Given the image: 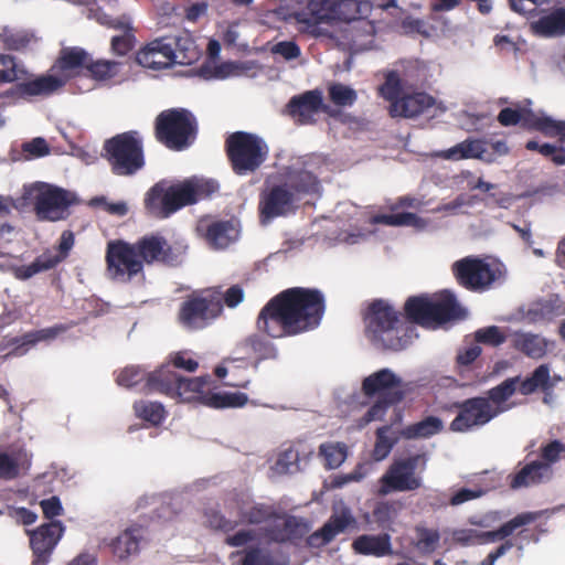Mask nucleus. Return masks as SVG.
Returning <instances> with one entry per match:
<instances>
[{
  "mask_svg": "<svg viewBox=\"0 0 565 565\" xmlns=\"http://www.w3.org/2000/svg\"><path fill=\"white\" fill-rule=\"evenodd\" d=\"M519 382L520 376L509 377L499 385L490 388L486 398H488L493 406L501 407L500 405L515 393Z\"/></svg>",
  "mask_w": 565,
  "mask_h": 565,
  "instance_id": "nucleus-54",
  "label": "nucleus"
},
{
  "mask_svg": "<svg viewBox=\"0 0 565 565\" xmlns=\"http://www.w3.org/2000/svg\"><path fill=\"white\" fill-rule=\"evenodd\" d=\"M402 510L399 501H380L375 504L372 516L382 529L390 527Z\"/></svg>",
  "mask_w": 565,
  "mask_h": 565,
  "instance_id": "nucleus-49",
  "label": "nucleus"
},
{
  "mask_svg": "<svg viewBox=\"0 0 565 565\" xmlns=\"http://www.w3.org/2000/svg\"><path fill=\"white\" fill-rule=\"evenodd\" d=\"M365 323L367 338L384 350H404L412 342L415 331L402 313L383 299L370 303Z\"/></svg>",
  "mask_w": 565,
  "mask_h": 565,
  "instance_id": "nucleus-3",
  "label": "nucleus"
},
{
  "mask_svg": "<svg viewBox=\"0 0 565 565\" xmlns=\"http://www.w3.org/2000/svg\"><path fill=\"white\" fill-rule=\"evenodd\" d=\"M247 402L248 396L241 392H209L203 396V405L216 409L243 407Z\"/></svg>",
  "mask_w": 565,
  "mask_h": 565,
  "instance_id": "nucleus-42",
  "label": "nucleus"
},
{
  "mask_svg": "<svg viewBox=\"0 0 565 565\" xmlns=\"http://www.w3.org/2000/svg\"><path fill=\"white\" fill-rule=\"evenodd\" d=\"M225 152L233 172L246 175L257 171L266 161L268 147L254 134L235 131L225 139Z\"/></svg>",
  "mask_w": 565,
  "mask_h": 565,
  "instance_id": "nucleus-12",
  "label": "nucleus"
},
{
  "mask_svg": "<svg viewBox=\"0 0 565 565\" xmlns=\"http://www.w3.org/2000/svg\"><path fill=\"white\" fill-rule=\"evenodd\" d=\"M237 236V231L230 221H216L207 225L206 241L216 248L227 247Z\"/></svg>",
  "mask_w": 565,
  "mask_h": 565,
  "instance_id": "nucleus-39",
  "label": "nucleus"
},
{
  "mask_svg": "<svg viewBox=\"0 0 565 565\" xmlns=\"http://www.w3.org/2000/svg\"><path fill=\"white\" fill-rule=\"evenodd\" d=\"M64 526L60 521H51L29 532L30 545L39 562H46L63 536Z\"/></svg>",
  "mask_w": 565,
  "mask_h": 565,
  "instance_id": "nucleus-25",
  "label": "nucleus"
},
{
  "mask_svg": "<svg viewBox=\"0 0 565 565\" xmlns=\"http://www.w3.org/2000/svg\"><path fill=\"white\" fill-rule=\"evenodd\" d=\"M542 512H523L510 521L503 523L494 531H478L475 529H456L451 533V540L460 546L483 545L503 540L510 536L516 529L535 522Z\"/></svg>",
  "mask_w": 565,
  "mask_h": 565,
  "instance_id": "nucleus-16",
  "label": "nucleus"
},
{
  "mask_svg": "<svg viewBox=\"0 0 565 565\" xmlns=\"http://www.w3.org/2000/svg\"><path fill=\"white\" fill-rule=\"evenodd\" d=\"M355 554L373 557H385L394 554L392 537L388 533L362 534L352 542Z\"/></svg>",
  "mask_w": 565,
  "mask_h": 565,
  "instance_id": "nucleus-29",
  "label": "nucleus"
},
{
  "mask_svg": "<svg viewBox=\"0 0 565 565\" xmlns=\"http://www.w3.org/2000/svg\"><path fill=\"white\" fill-rule=\"evenodd\" d=\"M179 376L180 374L170 364L161 365L159 369L149 372L148 379L140 391L145 394L160 393L174 398Z\"/></svg>",
  "mask_w": 565,
  "mask_h": 565,
  "instance_id": "nucleus-28",
  "label": "nucleus"
},
{
  "mask_svg": "<svg viewBox=\"0 0 565 565\" xmlns=\"http://www.w3.org/2000/svg\"><path fill=\"white\" fill-rule=\"evenodd\" d=\"M28 72L19 67L15 57L0 54V84L13 83L26 77Z\"/></svg>",
  "mask_w": 565,
  "mask_h": 565,
  "instance_id": "nucleus-55",
  "label": "nucleus"
},
{
  "mask_svg": "<svg viewBox=\"0 0 565 565\" xmlns=\"http://www.w3.org/2000/svg\"><path fill=\"white\" fill-rule=\"evenodd\" d=\"M563 454H565V444L554 439L541 446L540 461L546 465L547 471L552 475V465L556 463L562 458Z\"/></svg>",
  "mask_w": 565,
  "mask_h": 565,
  "instance_id": "nucleus-63",
  "label": "nucleus"
},
{
  "mask_svg": "<svg viewBox=\"0 0 565 565\" xmlns=\"http://www.w3.org/2000/svg\"><path fill=\"white\" fill-rule=\"evenodd\" d=\"M239 349L252 352L258 361L274 360L278 356L276 347L258 334H250L244 339L239 344Z\"/></svg>",
  "mask_w": 565,
  "mask_h": 565,
  "instance_id": "nucleus-43",
  "label": "nucleus"
},
{
  "mask_svg": "<svg viewBox=\"0 0 565 565\" xmlns=\"http://www.w3.org/2000/svg\"><path fill=\"white\" fill-rule=\"evenodd\" d=\"M121 63L109 60L89 61L86 70L95 81H107L116 77L120 72Z\"/></svg>",
  "mask_w": 565,
  "mask_h": 565,
  "instance_id": "nucleus-51",
  "label": "nucleus"
},
{
  "mask_svg": "<svg viewBox=\"0 0 565 565\" xmlns=\"http://www.w3.org/2000/svg\"><path fill=\"white\" fill-rule=\"evenodd\" d=\"M106 268L113 280L130 282L135 277L145 275L143 266L134 243L115 239L107 243Z\"/></svg>",
  "mask_w": 565,
  "mask_h": 565,
  "instance_id": "nucleus-14",
  "label": "nucleus"
},
{
  "mask_svg": "<svg viewBox=\"0 0 565 565\" xmlns=\"http://www.w3.org/2000/svg\"><path fill=\"white\" fill-rule=\"evenodd\" d=\"M223 312L222 292L204 289L192 292L181 303L178 319L189 330H201L211 324Z\"/></svg>",
  "mask_w": 565,
  "mask_h": 565,
  "instance_id": "nucleus-13",
  "label": "nucleus"
},
{
  "mask_svg": "<svg viewBox=\"0 0 565 565\" xmlns=\"http://www.w3.org/2000/svg\"><path fill=\"white\" fill-rule=\"evenodd\" d=\"M407 385L391 369H381L362 381V392L366 397H377L375 403L359 419L364 427L371 422L382 420L391 406L401 403L407 392Z\"/></svg>",
  "mask_w": 565,
  "mask_h": 565,
  "instance_id": "nucleus-7",
  "label": "nucleus"
},
{
  "mask_svg": "<svg viewBox=\"0 0 565 565\" xmlns=\"http://www.w3.org/2000/svg\"><path fill=\"white\" fill-rule=\"evenodd\" d=\"M555 119L547 116H537L531 109L522 108L521 126L526 130H535L550 137L552 129L555 128Z\"/></svg>",
  "mask_w": 565,
  "mask_h": 565,
  "instance_id": "nucleus-50",
  "label": "nucleus"
},
{
  "mask_svg": "<svg viewBox=\"0 0 565 565\" xmlns=\"http://www.w3.org/2000/svg\"><path fill=\"white\" fill-rule=\"evenodd\" d=\"M310 531V524L300 516L278 510V516L263 529L269 542L298 544Z\"/></svg>",
  "mask_w": 565,
  "mask_h": 565,
  "instance_id": "nucleus-20",
  "label": "nucleus"
},
{
  "mask_svg": "<svg viewBox=\"0 0 565 565\" xmlns=\"http://www.w3.org/2000/svg\"><path fill=\"white\" fill-rule=\"evenodd\" d=\"M355 525L356 519L351 509L343 507L339 512L332 513L322 527L308 535L306 543L309 547H322L333 541L337 535Z\"/></svg>",
  "mask_w": 565,
  "mask_h": 565,
  "instance_id": "nucleus-23",
  "label": "nucleus"
},
{
  "mask_svg": "<svg viewBox=\"0 0 565 565\" xmlns=\"http://www.w3.org/2000/svg\"><path fill=\"white\" fill-rule=\"evenodd\" d=\"M475 340L477 343L497 348L505 342L507 335L499 327L490 326L478 329L475 332Z\"/></svg>",
  "mask_w": 565,
  "mask_h": 565,
  "instance_id": "nucleus-64",
  "label": "nucleus"
},
{
  "mask_svg": "<svg viewBox=\"0 0 565 565\" xmlns=\"http://www.w3.org/2000/svg\"><path fill=\"white\" fill-rule=\"evenodd\" d=\"M444 428L443 420L436 416H427L424 419L407 425L399 431V436L405 439L429 438Z\"/></svg>",
  "mask_w": 565,
  "mask_h": 565,
  "instance_id": "nucleus-38",
  "label": "nucleus"
},
{
  "mask_svg": "<svg viewBox=\"0 0 565 565\" xmlns=\"http://www.w3.org/2000/svg\"><path fill=\"white\" fill-rule=\"evenodd\" d=\"M454 407L458 409V414L450 423L449 428L455 433H467L482 427L503 412L502 407L493 406L483 396L457 402Z\"/></svg>",
  "mask_w": 565,
  "mask_h": 565,
  "instance_id": "nucleus-15",
  "label": "nucleus"
},
{
  "mask_svg": "<svg viewBox=\"0 0 565 565\" xmlns=\"http://www.w3.org/2000/svg\"><path fill=\"white\" fill-rule=\"evenodd\" d=\"M94 15H95L96 21L100 25L106 26L108 29H113V30L120 31V32L134 29L131 18L128 14L124 13V14L114 17L113 14L107 13L103 9L99 8L95 11Z\"/></svg>",
  "mask_w": 565,
  "mask_h": 565,
  "instance_id": "nucleus-57",
  "label": "nucleus"
},
{
  "mask_svg": "<svg viewBox=\"0 0 565 565\" xmlns=\"http://www.w3.org/2000/svg\"><path fill=\"white\" fill-rule=\"evenodd\" d=\"M371 8L367 0H308L291 17L309 29L332 20L351 22L362 19L370 13Z\"/></svg>",
  "mask_w": 565,
  "mask_h": 565,
  "instance_id": "nucleus-8",
  "label": "nucleus"
},
{
  "mask_svg": "<svg viewBox=\"0 0 565 565\" xmlns=\"http://www.w3.org/2000/svg\"><path fill=\"white\" fill-rule=\"evenodd\" d=\"M405 321L428 327L431 320V298L425 295L412 296L404 305Z\"/></svg>",
  "mask_w": 565,
  "mask_h": 565,
  "instance_id": "nucleus-32",
  "label": "nucleus"
},
{
  "mask_svg": "<svg viewBox=\"0 0 565 565\" xmlns=\"http://www.w3.org/2000/svg\"><path fill=\"white\" fill-rule=\"evenodd\" d=\"M138 256L145 265L161 264L178 266L182 263L185 248L171 245L161 234H147L134 242Z\"/></svg>",
  "mask_w": 565,
  "mask_h": 565,
  "instance_id": "nucleus-18",
  "label": "nucleus"
},
{
  "mask_svg": "<svg viewBox=\"0 0 565 565\" xmlns=\"http://www.w3.org/2000/svg\"><path fill=\"white\" fill-rule=\"evenodd\" d=\"M88 62L89 55L84 49L78 46L62 49L57 60L50 68V74L20 82L7 89L0 95V98L30 99L51 96L64 87L78 68H86Z\"/></svg>",
  "mask_w": 565,
  "mask_h": 565,
  "instance_id": "nucleus-2",
  "label": "nucleus"
},
{
  "mask_svg": "<svg viewBox=\"0 0 565 565\" xmlns=\"http://www.w3.org/2000/svg\"><path fill=\"white\" fill-rule=\"evenodd\" d=\"M232 556H242L241 565H275L270 553L259 546L237 551Z\"/></svg>",
  "mask_w": 565,
  "mask_h": 565,
  "instance_id": "nucleus-56",
  "label": "nucleus"
},
{
  "mask_svg": "<svg viewBox=\"0 0 565 565\" xmlns=\"http://www.w3.org/2000/svg\"><path fill=\"white\" fill-rule=\"evenodd\" d=\"M220 189L215 180L193 178L163 189L156 184L145 200L146 207L154 215L167 217L183 206L210 199Z\"/></svg>",
  "mask_w": 565,
  "mask_h": 565,
  "instance_id": "nucleus-4",
  "label": "nucleus"
},
{
  "mask_svg": "<svg viewBox=\"0 0 565 565\" xmlns=\"http://www.w3.org/2000/svg\"><path fill=\"white\" fill-rule=\"evenodd\" d=\"M132 407L138 418L143 419L153 426L160 425L167 415L163 405L158 402L137 401L134 403Z\"/></svg>",
  "mask_w": 565,
  "mask_h": 565,
  "instance_id": "nucleus-47",
  "label": "nucleus"
},
{
  "mask_svg": "<svg viewBox=\"0 0 565 565\" xmlns=\"http://www.w3.org/2000/svg\"><path fill=\"white\" fill-rule=\"evenodd\" d=\"M419 217L415 213L402 212L395 214H377L373 217L376 224L388 226H415L419 222Z\"/></svg>",
  "mask_w": 565,
  "mask_h": 565,
  "instance_id": "nucleus-61",
  "label": "nucleus"
},
{
  "mask_svg": "<svg viewBox=\"0 0 565 565\" xmlns=\"http://www.w3.org/2000/svg\"><path fill=\"white\" fill-rule=\"evenodd\" d=\"M428 455L417 452L395 458L379 479V495L393 492H412L420 489L427 469Z\"/></svg>",
  "mask_w": 565,
  "mask_h": 565,
  "instance_id": "nucleus-10",
  "label": "nucleus"
},
{
  "mask_svg": "<svg viewBox=\"0 0 565 565\" xmlns=\"http://www.w3.org/2000/svg\"><path fill=\"white\" fill-rule=\"evenodd\" d=\"M198 120L185 108L162 110L154 119V137L170 150L188 149L196 139Z\"/></svg>",
  "mask_w": 565,
  "mask_h": 565,
  "instance_id": "nucleus-11",
  "label": "nucleus"
},
{
  "mask_svg": "<svg viewBox=\"0 0 565 565\" xmlns=\"http://www.w3.org/2000/svg\"><path fill=\"white\" fill-rule=\"evenodd\" d=\"M146 535L147 530L142 525L132 524L110 541L111 554L120 561L137 555L146 541Z\"/></svg>",
  "mask_w": 565,
  "mask_h": 565,
  "instance_id": "nucleus-27",
  "label": "nucleus"
},
{
  "mask_svg": "<svg viewBox=\"0 0 565 565\" xmlns=\"http://www.w3.org/2000/svg\"><path fill=\"white\" fill-rule=\"evenodd\" d=\"M286 184L294 192L295 198L296 194L317 193L320 188L318 178L312 172L307 170H300L292 173Z\"/></svg>",
  "mask_w": 565,
  "mask_h": 565,
  "instance_id": "nucleus-46",
  "label": "nucleus"
},
{
  "mask_svg": "<svg viewBox=\"0 0 565 565\" xmlns=\"http://www.w3.org/2000/svg\"><path fill=\"white\" fill-rule=\"evenodd\" d=\"M452 274L460 286L478 291L488 289L501 271L483 259L468 256L454 263Z\"/></svg>",
  "mask_w": 565,
  "mask_h": 565,
  "instance_id": "nucleus-17",
  "label": "nucleus"
},
{
  "mask_svg": "<svg viewBox=\"0 0 565 565\" xmlns=\"http://www.w3.org/2000/svg\"><path fill=\"white\" fill-rule=\"evenodd\" d=\"M525 149L530 151H537L545 158L551 159L556 166L565 164V150L561 147H556L550 143L540 145L535 140H529L525 143Z\"/></svg>",
  "mask_w": 565,
  "mask_h": 565,
  "instance_id": "nucleus-60",
  "label": "nucleus"
},
{
  "mask_svg": "<svg viewBox=\"0 0 565 565\" xmlns=\"http://www.w3.org/2000/svg\"><path fill=\"white\" fill-rule=\"evenodd\" d=\"M319 455L323 458L326 468L335 469L347 458V446L341 443H324L319 447Z\"/></svg>",
  "mask_w": 565,
  "mask_h": 565,
  "instance_id": "nucleus-53",
  "label": "nucleus"
},
{
  "mask_svg": "<svg viewBox=\"0 0 565 565\" xmlns=\"http://www.w3.org/2000/svg\"><path fill=\"white\" fill-rule=\"evenodd\" d=\"M466 317V311L458 303L456 296L444 290L431 299V320L433 323H445L451 320Z\"/></svg>",
  "mask_w": 565,
  "mask_h": 565,
  "instance_id": "nucleus-30",
  "label": "nucleus"
},
{
  "mask_svg": "<svg viewBox=\"0 0 565 565\" xmlns=\"http://www.w3.org/2000/svg\"><path fill=\"white\" fill-rule=\"evenodd\" d=\"M328 94L330 100L341 107L352 106L356 99V92L342 83H332L328 87Z\"/></svg>",
  "mask_w": 565,
  "mask_h": 565,
  "instance_id": "nucleus-58",
  "label": "nucleus"
},
{
  "mask_svg": "<svg viewBox=\"0 0 565 565\" xmlns=\"http://www.w3.org/2000/svg\"><path fill=\"white\" fill-rule=\"evenodd\" d=\"M539 541V534L534 531L524 529L521 530L516 537L515 543H513L511 540L505 541L500 546H498L494 551L490 552L488 556L481 562V565H493L494 562L504 555L509 550H511L514 545L518 546L520 551L523 550L524 543L530 542H537Z\"/></svg>",
  "mask_w": 565,
  "mask_h": 565,
  "instance_id": "nucleus-44",
  "label": "nucleus"
},
{
  "mask_svg": "<svg viewBox=\"0 0 565 565\" xmlns=\"http://www.w3.org/2000/svg\"><path fill=\"white\" fill-rule=\"evenodd\" d=\"M51 153V147L43 137H35L22 142L19 147H12L9 156L13 162L31 161L46 157Z\"/></svg>",
  "mask_w": 565,
  "mask_h": 565,
  "instance_id": "nucleus-34",
  "label": "nucleus"
},
{
  "mask_svg": "<svg viewBox=\"0 0 565 565\" xmlns=\"http://www.w3.org/2000/svg\"><path fill=\"white\" fill-rule=\"evenodd\" d=\"M519 383V391L522 395L533 394L537 390L548 392L554 387V383L551 382V369L548 364L539 365L530 376Z\"/></svg>",
  "mask_w": 565,
  "mask_h": 565,
  "instance_id": "nucleus-37",
  "label": "nucleus"
},
{
  "mask_svg": "<svg viewBox=\"0 0 565 565\" xmlns=\"http://www.w3.org/2000/svg\"><path fill=\"white\" fill-rule=\"evenodd\" d=\"M415 546L423 553H431L436 550L440 535L437 530L416 526Z\"/></svg>",
  "mask_w": 565,
  "mask_h": 565,
  "instance_id": "nucleus-59",
  "label": "nucleus"
},
{
  "mask_svg": "<svg viewBox=\"0 0 565 565\" xmlns=\"http://www.w3.org/2000/svg\"><path fill=\"white\" fill-rule=\"evenodd\" d=\"M149 372L140 365H128L116 374V383L126 388L145 384Z\"/></svg>",
  "mask_w": 565,
  "mask_h": 565,
  "instance_id": "nucleus-52",
  "label": "nucleus"
},
{
  "mask_svg": "<svg viewBox=\"0 0 565 565\" xmlns=\"http://www.w3.org/2000/svg\"><path fill=\"white\" fill-rule=\"evenodd\" d=\"M66 330V326L55 324L50 328L28 332L21 337H4L3 340L0 342V351L11 349L4 355V359H8L10 356H22L36 343L41 341L53 340L58 334L65 332Z\"/></svg>",
  "mask_w": 565,
  "mask_h": 565,
  "instance_id": "nucleus-24",
  "label": "nucleus"
},
{
  "mask_svg": "<svg viewBox=\"0 0 565 565\" xmlns=\"http://www.w3.org/2000/svg\"><path fill=\"white\" fill-rule=\"evenodd\" d=\"M375 437L373 456L376 460H383L390 455L401 436L392 434V427L384 425L376 429Z\"/></svg>",
  "mask_w": 565,
  "mask_h": 565,
  "instance_id": "nucleus-48",
  "label": "nucleus"
},
{
  "mask_svg": "<svg viewBox=\"0 0 565 565\" xmlns=\"http://www.w3.org/2000/svg\"><path fill=\"white\" fill-rule=\"evenodd\" d=\"M405 83L396 71H390L384 83L379 87V94L390 102L388 113L392 117L418 118L420 116L437 117L447 108L426 92H404Z\"/></svg>",
  "mask_w": 565,
  "mask_h": 565,
  "instance_id": "nucleus-5",
  "label": "nucleus"
},
{
  "mask_svg": "<svg viewBox=\"0 0 565 565\" xmlns=\"http://www.w3.org/2000/svg\"><path fill=\"white\" fill-rule=\"evenodd\" d=\"M22 199L32 206L39 222L51 223L66 221L71 207L79 203L74 192L42 181L24 185Z\"/></svg>",
  "mask_w": 565,
  "mask_h": 565,
  "instance_id": "nucleus-6",
  "label": "nucleus"
},
{
  "mask_svg": "<svg viewBox=\"0 0 565 565\" xmlns=\"http://www.w3.org/2000/svg\"><path fill=\"white\" fill-rule=\"evenodd\" d=\"M103 158L108 162L111 172L119 177H131L145 164L142 138L137 130H129L105 140Z\"/></svg>",
  "mask_w": 565,
  "mask_h": 565,
  "instance_id": "nucleus-9",
  "label": "nucleus"
},
{
  "mask_svg": "<svg viewBox=\"0 0 565 565\" xmlns=\"http://www.w3.org/2000/svg\"><path fill=\"white\" fill-rule=\"evenodd\" d=\"M35 41L36 38L31 31L7 25L0 29V45L4 50L21 51Z\"/></svg>",
  "mask_w": 565,
  "mask_h": 565,
  "instance_id": "nucleus-40",
  "label": "nucleus"
},
{
  "mask_svg": "<svg viewBox=\"0 0 565 565\" xmlns=\"http://www.w3.org/2000/svg\"><path fill=\"white\" fill-rule=\"evenodd\" d=\"M324 310V297L320 290L288 288L260 309L256 329L271 339L296 337L318 328Z\"/></svg>",
  "mask_w": 565,
  "mask_h": 565,
  "instance_id": "nucleus-1",
  "label": "nucleus"
},
{
  "mask_svg": "<svg viewBox=\"0 0 565 565\" xmlns=\"http://www.w3.org/2000/svg\"><path fill=\"white\" fill-rule=\"evenodd\" d=\"M512 347L531 359H541L547 352V341L533 333L516 332L512 339Z\"/></svg>",
  "mask_w": 565,
  "mask_h": 565,
  "instance_id": "nucleus-35",
  "label": "nucleus"
},
{
  "mask_svg": "<svg viewBox=\"0 0 565 565\" xmlns=\"http://www.w3.org/2000/svg\"><path fill=\"white\" fill-rule=\"evenodd\" d=\"M463 146L462 156H465L466 159H479L483 160L488 163H491L495 160V157L493 153H488L486 149V141L482 139H471L468 138L461 142Z\"/></svg>",
  "mask_w": 565,
  "mask_h": 565,
  "instance_id": "nucleus-62",
  "label": "nucleus"
},
{
  "mask_svg": "<svg viewBox=\"0 0 565 565\" xmlns=\"http://www.w3.org/2000/svg\"><path fill=\"white\" fill-rule=\"evenodd\" d=\"M278 510L274 504L254 503L248 509L241 512V519L248 524L258 525L271 523L278 516Z\"/></svg>",
  "mask_w": 565,
  "mask_h": 565,
  "instance_id": "nucleus-45",
  "label": "nucleus"
},
{
  "mask_svg": "<svg viewBox=\"0 0 565 565\" xmlns=\"http://www.w3.org/2000/svg\"><path fill=\"white\" fill-rule=\"evenodd\" d=\"M286 108L287 113L302 125L313 124L315 116L320 111L333 116L330 107L323 104L322 92L319 89L307 90L291 97Z\"/></svg>",
  "mask_w": 565,
  "mask_h": 565,
  "instance_id": "nucleus-22",
  "label": "nucleus"
},
{
  "mask_svg": "<svg viewBox=\"0 0 565 565\" xmlns=\"http://www.w3.org/2000/svg\"><path fill=\"white\" fill-rule=\"evenodd\" d=\"M173 54V64L191 65L201 56L195 41L190 34L183 33L174 38H168Z\"/></svg>",
  "mask_w": 565,
  "mask_h": 565,
  "instance_id": "nucleus-33",
  "label": "nucleus"
},
{
  "mask_svg": "<svg viewBox=\"0 0 565 565\" xmlns=\"http://www.w3.org/2000/svg\"><path fill=\"white\" fill-rule=\"evenodd\" d=\"M207 384L203 377L188 379L179 376L174 399L180 402L200 401L203 404L204 387Z\"/></svg>",
  "mask_w": 565,
  "mask_h": 565,
  "instance_id": "nucleus-41",
  "label": "nucleus"
},
{
  "mask_svg": "<svg viewBox=\"0 0 565 565\" xmlns=\"http://www.w3.org/2000/svg\"><path fill=\"white\" fill-rule=\"evenodd\" d=\"M296 198L287 184H275L260 193L258 211L263 223L285 216L295 209Z\"/></svg>",
  "mask_w": 565,
  "mask_h": 565,
  "instance_id": "nucleus-21",
  "label": "nucleus"
},
{
  "mask_svg": "<svg viewBox=\"0 0 565 565\" xmlns=\"http://www.w3.org/2000/svg\"><path fill=\"white\" fill-rule=\"evenodd\" d=\"M139 65L151 70H164L173 65V54L168 38L151 41L137 55Z\"/></svg>",
  "mask_w": 565,
  "mask_h": 565,
  "instance_id": "nucleus-26",
  "label": "nucleus"
},
{
  "mask_svg": "<svg viewBox=\"0 0 565 565\" xmlns=\"http://www.w3.org/2000/svg\"><path fill=\"white\" fill-rule=\"evenodd\" d=\"M546 465L539 460L531 461L519 471L508 477L511 489L516 490L542 483L551 478Z\"/></svg>",
  "mask_w": 565,
  "mask_h": 565,
  "instance_id": "nucleus-31",
  "label": "nucleus"
},
{
  "mask_svg": "<svg viewBox=\"0 0 565 565\" xmlns=\"http://www.w3.org/2000/svg\"><path fill=\"white\" fill-rule=\"evenodd\" d=\"M532 30L541 36H558L565 34V9L558 8L542 15L532 23Z\"/></svg>",
  "mask_w": 565,
  "mask_h": 565,
  "instance_id": "nucleus-36",
  "label": "nucleus"
},
{
  "mask_svg": "<svg viewBox=\"0 0 565 565\" xmlns=\"http://www.w3.org/2000/svg\"><path fill=\"white\" fill-rule=\"evenodd\" d=\"M75 243L74 233L66 230L62 233L57 245V254L45 250L38 256L30 265L11 267L13 276L19 280H26L32 276L55 268L60 263L65 260Z\"/></svg>",
  "mask_w": 565,
  "mask_h": 565,
  "instance_id": "nucleus-19",
  "label": "nucleus"
}]
</instances>
